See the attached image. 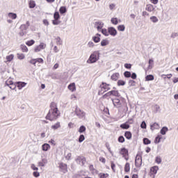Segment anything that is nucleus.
Wrapping results in <instances>:
<instances>
[{"instance_id":"obj_28","label":"nucleus","mask_w":178,"mask_h":178,"mask_svg":"<svg viewBox=\"0 0 178 178\" xmlns=\"http://www.w3.org/2000/svg\"><path fill=\"white\" fill-rule=\"evenodd\" d=\"M15 56L13 54H10L9 56H6V59L7 60V62H12Z\"/></svg>"},{"instance_id":"obj_56","label":"nucleus","mask_w":178,"mask_h":178,"mask_svg":"<svg viewBox=\"0 0 178 178\" xmlns=\"http://www.w3.org/2000/svg\"><path fill=\"white\" fill-rule=\"evenodd\" d=\"M124 84H126L124 81L119 80L118 81V86H124Z\"/></svg>"},{"instance_id":"obj_7","label":"nucleus","mask_w":178,"mask_h":178,"mask_svg":"<svg viewBox=\"0 0 178 178\" xmlns=\"http://www.w3.org/2000/svg\"><path fill=\"white\" fill-rule=\"evenodd\" d=\"M100 88L102 90H104V92H106V91H109V90H111V85L102 82V83L100 85Z\"/></svg>"},{"instance_id":"obj_21","label":"nucleus","mask_w":178,"mask_h":178,"mask_svg":"<svg viewBox=\"0 0 178 178\" xmlns=\"http://www.w3.org/2000/svg\"><path fill=\"white\" fill-rule=\"evenodd\" d=\"M119 79V73H114L111 76V80H113L114 81H117V80Z\"/></svg>"},{"instance_id":"obj_49","label":"nucleus","mask_w":178,"mask_h":178,"mask_svg":"<svg viewBox=\"0 0 178 178\" xmlns=\"http://www.w3.org/2000/svg\"><path fill=\"white\" fill-rule=\"evenodd\" d=\"M12 84H13V81L12 80H8L6 81V86L8 87H10Z\"/></svg>"},{"instance_id":"obj_2","label":"nucleus","mask_w":178,"mask_h":178,"mask_svg":"<svg viewBox=\"0 0 178 178\" xmlns=\"http://www.w3.org/2000/svg\"><path fill=\"white\" fill-rule=\"evenodd\" d=\"M99 51H95L91 54L89 58L87 60V63L92 64L98 62L99 60Z\"/></svg>"},{"instance_id":"obj_38","label":"nucleus","mask_w":178,"mask_h":178,"mask_svg":"<svg viewBox=\"0 0 178 178\" xmlns=\"http://www.w3.org/2000/svg\"><path fill=\"white\" fill-rule=\"evenodd\" d=\"M56 40L57 45H62L63 42H62V39H60V37H57L56 38Z\"/></svg>"},{"instance_id":"obj_43","label":"nucleus","mask_w":178,"mask_h":178,"mask_svg":"<svg viewBox=\"0 0 178 178\" xmlns=\"http://www.w3.org/2000/svg\"><path fill=\"white\" fill-rule=\"evenodd\" d=\"M35 42V41H34V40H29L28 42H26V45H28V47H31V45H34V43Z\"/></svg>"},{"instance_id":"obj_23","label":"nucleus","mask_w":178,"mask_h":178,"mask_svg":"<svg viewBox=\"0 0 178 178\" xmlns=\"http://www.w3.org/2000/svg\"><path fill=\"white\" fill-rule=\"evenodd\" d=\"M120 127L121 129H123L124 130H127V129L130 128V125H129V124H127V122H125L124 124H122Z\"/></svg>"},{"instance_id":"obj_53","label":"nucleus","mask_w":178,"mask_h":178,"mask_svg":"<svg viewBox=\"0 0 178 178\" xmlns=\"http://www.w3.org/2000/svg\"><path fill=\"white\" fill-rule=\"evenodd\" d=\"M16 87H17V82L15 83H13L11 86H9L11 90H15Z\"/></svg>"},{"instance_id":"obj_13","label":"nucleus","mask_w":178,"mask_h":178,"mask_svg":"<svg viewBox=\"0 0 178 178\" xmlns=\"http://www.w3.org/2000/svg\"><path fill=\"white\" fill-rule=\"evenodd\" d=\"M95 26H96L98 31H99V30H102V27H104V22H95Z\"/></svg>"},{"instance_id":"obj_51","label":"nucleus","mask_w":178,"mask_h":178,"mask_svg":"<svg viewBox=\"0 0 178 178\" xmlns=\"http://www.w3.org/2000/svg\"><path fill=\"white\" fill-rule=\"evenodd\" d=\"M17 58L18 59H20V60L24 59L25 56L23 54H17Z\"/></svg>"},{"instance_id":"obj_1","label":"nucleus","mask_w":178,"mask_h":178,"mask_svg":"<svg viewBox=\"0 0 178 178\" xmlns=\"http://www.w3.org/2000/svg\"><path fill=\"white\" fill-rule=\"evenodd\" d=\"M59 116H60V112L58 109V104L55 102H51L46 119L50 120V122H54V120H56Z\"/></svg>"},{"instance_id":"obj_46","label":"nucleus","mask_w":178,"mask_h":178,"mask_svg":"<svg viewBox=\"0 0 178 178\" xmlns=\"http://www.w3.org/2000/svg\"><path fill=\"white\" fill-rule=\"evenodd\" d=\"M111 95H111V91H109V92H108L107 93H106L105 95H104L102 96V98H103L104 99H106V98H108V97H111Z\"/></svg>"},{"instance_id":"obj_12","label":"nucleus","mask_w":178,"mask_h":178,"mask_svg":"<svg viewBox=\"0 0 178 178\" xmlns=\"http://www.w3.org/2000/svg\"><path fill=\"white\" fill-rule=\"evenodd\" d=\"M60 169H61L63 173L67 172V165L63 163L60 164Z\"/></svg>"},{"instance_id":"obj_42","label":"nucleus","mask_w":178,"mask_h":178,"mask_svg":"<svg viewBox=\"0 0 178 178\" xmlns=\"http://www.w3.org/2000/svg\"><path fill=\"white\" fill-rule=\"evenodd\" d=\"M109 176V174H108V173H99V177H100V178H106V177H108Z\"/></svg>"},{"instance_id":"obj_61","label":"nucleus","mask_w":178,"mask_h":178,"mask_svg":"<svg viewBox=\"0 0 178 178\" xmlns=\"http://www.w3.org/2000/svg\"><path fill=\"white\" fill-rule=\"evenodd\" d=\"M124 67H125L126 69H131V64L125 63V64H124Z\"/></svg>"},{"instance_id":"obj_58","label":"nucleus","mask_w":178,"mask_h":178,"mask_svg":"<svg viewBox=\"0 0 178 178\" xmlns=\"http://www.w3.org/2000/svg\"><path fill=\"white\" fill-rule=\"evenodd\" d=\"M106 147L108 149V151L111 154V155H113V153L112 152V150L111 149V147L109 146V144L106 143Z\"/></svg>"},{"instance_id":"obj_47","label":"nucleus","mask_w":178,"mask_h":178,"mask_svg":"<svg viewBox=\"0 0 178 178\" xmlns=\"http://www.w3.org/2000/svg\"><path fill=\"white\" fill-rule=\"evenodd\" d=\"M52 24L54 26H58V24H60V21L59 19H54L52 21Z\"/></svg>"},{"instance_id":"obj_14","label":"nucleus","mask_w":178,"mask_h":178,"mask_svg":"<svg viewBox=\"0 0 178 178\" xmlns=\"http://www.w3.org/2000/svg\"><path fill=\"white\" fill-rule=\"evenodd\" d=\"M145 10H147V12H154V10H155V7L152 4H147Z\"/></svg>"},{"instance_id":"obj_10","label":"nucleus","mask_w":178,"mask_h":178,"mask_svg":"<svg viewBox=\"0 0 178 178\" xmlns=\"http://www.w3.org/2000/svg\"><path fill=\"white\" fill-rule=\"evenodd\" d=\"M30 26V22L28 21L26 24H22L19 27L21 31H26Z\"/></svg>"},{"instance_id":"obj_30","label":"nucleus","mask_w":178,"mask_h":178,"mask_svg":"<svg viewBox=\"0 0 178 178\" xmlns=\"http://www.w3.org/2000/svg\"><path fill=\"white\" fill-rule=\"evenodd\" d=\"M67 11V10L66 9V7L62 6L60 8L59 12L61 15L66 13Z\"/></svg>"},{"instance_id":"obj_37","label":"nucleus","mask_w":178,"mask_h":178,"mask_svg":"<svg viewBox=\"0 0 178 178\" xmlns=\"http://www.w3.org/2000/svg\"><path fill=\"white\" fill-rule=\"evenodd\" d=\"M155 162L156 163H158V165L162 163V159L161 158V156H156L155 159Z\"/></svg>"},{"instance_id":"obj_9","label":"nucleus","mask_w":178,"mask_h":178,"mask_svg":"<svg viewBox=\"0 0 178 178\" xmlns=\"http://www.w3.org/2000/svg\"><path fill=\"white\" fill-rule=\"evenodd\" d=\"M46 47L47 44H45L44 43H40V45L35 48V52H40V51H41L42 49H45Z\"/></svg>"},{"instance_id":"obj_50","label":"nucleus","mask_w":178,"mask_h":178,"mask_svg":"<svg viewBox=\"0 0 178 178\" xmlns=\"http://www.w3.org/2000/svg\"><path fill=\"white\" fill-rule=\"evenodd\" d=\"M82 159H83V156H77V158L75 160L76 163H79V165H80V163H81Z\"/></svg>"},{"instance_id":"obj_62","label":"nucleus","mask_w":178,"mask_h":178,"mask_svg":"<svg viewBox=\"0 0 178 178\" xmlns=\"http://www.w3.org/2000/svg\"><path fill=\"white\" fill-rule=\"evenodd\" d=\"M33 175L34 177H39L40 172L35 171V172H33Z\"/></svg>"},{"instance_id":"obj_60","label":"nucleus","mask_w":178,"mask_h":178,"mask_svg":"<svg viewBox=\"0 0 178 178\" xmlns=\"http://www.w3.org/2000/svg\"><path fill=\"white\" fill-rule=\"evenodd\" d=\"M129 86H136V81L134 80H129Z\"/></svg>"},{"instance_id":"obj_44","label":"nucleus","mask_w":178,"mask_h":178,"mask_svg":"<svg viewBox=\"0 0 178 178\" xmlns=\"http://www.w3.org/2000/svg\"><path fill=\"white\" fill-rule=\"evenodd\" d=\"M124 77H127V78L131 77V72L129 71H126L124 72Z\"/></svg>"},{"instance_id":"obj_34","label":"nucleus","mask_w":178,"mask_h":178,"mask_svg":"<svg viewBox=\"0 0 178 178\" xmlns=\"http://www.w3.org/2000/svg\"><path fill=\"white\" fill-rule=\"evenodd\" d=\"M54 19L59 20L60 19V15H59V12H55L54 14Z\"/></svg>"},{"instance_id":"obj_17","label":"nucleus","mask_w":178,"mask_h":178,"mask_svg":"<svg viewBox=\"0 0 178 178\" xmlns=\"http://www.w3.org/2000/svg\"><path fill=\"white\" fill-rule=\"evenodd\" d=\"M159 170V167L153 166L151 168L150 171L152 173V175H156V173H158Z\"/></svg>"},{"instance_id":"obj_32","label":"nucleus","mask_w":178,"mask_h":178,"mask_svg":"<svg viewBox=\"0 0 178 178\" xmlns=\"http://www.w3.org/2000/svg\"><path fill=\"white\" fill-rule=\"evenodd\" d=\"M124 172H130V163H127L124 165Z\"/></svg>"},{"instance_id":"obj_59","label":"nucleus","mask_w":178,"mask_h":178,"mask_svg":"<svg viewBox=\"0 0 178 178\" xmlns=\"http://www.w3.org/2000/svg\"><path fill=\"white\" fill-rule=\"evenodd\" d=\"M81 165L82 166H84V165H86V158L82 156V159L81 160Z\"/></svg>"},{"instance_id":"obj_24","label":"nucleus","mask_w":178,"mask_h":178,"mask_svg":"<svg viewBox=\"0 0 178 178\" xmlns=\"http://www.w3.org/2000/svg\"><path fill=\"white\" fill-rule=\"evenodd\" d=\"M60 127V122H58L55 124L51 126V129L53 130H57V129H59Z\"/></svg>"},{"instance_id":"obj_29","label":"nucleus","mask_w":178,"mask_h":178,"mask_svg":"<svg viewBox=\"0 0 178 178\" xmlns=\"http://www.w3.org/2000/svg\"><path fill=\"white\" fill-rule=\"evenodd\" d=\"M152 80H154V75L149 74V75L146 76V77H145L146 81H152Z\"/></svg>"},{"instance_id":"obj_31","label":"nucleus","mask_w":178,"mask_h":178,"mask_svg":"<svg viewBox=\"0 0 178 178\" xmlns=\"http://www.w3.org/2000/svg\"><path fill=\"white\" fill-rule=\"evenodd\" d=\"M102 33L106 37H108L109 35V31L106 30V29H102Z\"/></svg>"},{"instance_id":"obj_5","label":"nucleus","mask_w":178,"mask_h":178,"mask_svg":"<svg viewBox=\"0 0 178 178\" xmlns=\"http://www.w3.org/2000/svg\"><path fill=\"white\" fill-rule=\"evenodd\" d=\"M120 154L122 155L123 158L126 159V161H129V150H127L126 148L123 147L120 149Z\"/></svg>"},{"instance_id":"obj_57","label":"nucleus","mask_w":178,"mask_h":178,"mask_svg":"<svg viewBox=\"0 0 178 178\" xmlns=\"http://www.w3.org/2000/svg\"><path fill=\"white\" fill-rule=\"evenodd\" d=\"M35 60L36 63H44V60L42 58H35Z\"/></svg>"},{"instance_id":"obj_48","label":"nucleus","mask_w":178,"mask_h":178,"mask_svg":"<svg viewBox=\"0 0 178 178\" xmlns=\"http://www.w3.org/2000/svg\"><path fill=\"white\" fill-rule=\"evenodd\" d=\"M86 140V138L84 137V135H80L79 138V143H83Z\"/></svg>"},{"instance_id":"obj_54","label":"nucleus","mask_w":178,"mask_h":178,"mask_svg":"<svg viewBox=\"0 0 178 178\" xmlns=\"http://www.w3.org/2000/svg\"><path fill=\"white\" fill-rule=\"evenodd\" d=\"M141 129H147V123H145V121H143L140 124Z\"/></svg>"},{"instance_id":"obj_26","label":"nucleus","mask_w":178,"mask_h":178,"mask_svg":"<svg viewBox=\"0 0 178 178\" xmlns=\"http://www.w3.org/2000/svg\"><path fill=\"white\" fill-rule=\"evenodd\" d=\"M111 95H113L114 97H120V94L119 93V91L118 90H111L110 91Z\"/></svg>"},{"instance_id":"obj_20","label":"nucleus","mask_w":178,"mask_h":178,"mask_svg":"<svg viewBox=\"0 0 178 178\" xmlns=\"http://www.w3.org/2000/svg\"><path fill=\"white\" fill-rule=\"evenodd\" d=\"M42 151H48V149L51 148V146L48 143H44L42 145Z\"/></svg>"},{"instance_id":"obj_39","label":"nucleus","mask_w":178,"mask_h":178,"mask_svg":"<svg viewBox=\"0 0 178 178\" xmlns=\"http://www.w3.org/2000/svg\"><path fill=\"white\" fill-rule=\"evenodd\" d=\"M150 20L153 22V23H158L159 19L156 16H152L150 17Z\"/></svg>"},{"instance_id":"obj_63","label":"nucleus","mask_w":178,"mask_h":178,"mask_svg":"<svg viewBox=\"0 0 178 178\" xmlns=\"http://www.w3.org/2000/svg\"><path fill=\"white\" fill-rule=\"evenodd\" d=\"M31 168L33 170H38V168L35 167L34 164H31Z\"/></svg>"},{"instance_id":"obj_41","label":"nucleus","mask_w":178,"mask_h":178,"mask_svg":"<svg viewBox=\"0 0 178 178\" xmlns=\"http://www.w3.org/2000/svg\"><path fill=\"white\" fill-rule=\"evenodd\" d=\"M29 8L31 9H33V8H35V2H34V1H29Z\"/></svg>"},{"instance_id":"obj_45","label":"nucleus","mask_w":178,"mask_h":178,"mask_svg":"<svg viewBox=\"0 0 178 178\" xmlns=\"http://www.w3.org/2000/svg\"><path fill=\"white\" fill-rule=\"evenodd\" d=\"M111 23H112L113 24H115V25H116V24H118V23H119V22L118 21V18H117V17H115V18H112L111 20Z\"/></svg>"},{"instance_id":"obj_35","label":"nucleus","mask_w":178,"mask_h":178,"mask_svg":"<svg viewBox=\"0 0 178 178\" xmlns=\"http://www.w3.org/2000/svg\"><path fill=\"white\" fill-rule=\"evenodd\" d=\"M21 49L22 50V52H29V49L27 48L26 45H24V44L21 45Z\"/></svg>"},{"instance_id":"obj_52","label":"nucleus","mask_w":178,"mask_h":178,"mask_svg":"<svg viewBox=\"0 0 178 178\" xmlns=\"http://www.w3.org/2000/svg\"><path fill=\"white\" fill-rule=\"evenodd\" d=\"M154 143L155 144H159V143H161V138L159 137V136L156 137Z\"/></svg>"},{"instance_id":"obj_27","label":"nucleus","mask_w":178,"mask_h":178,"mask_svg":"<svg viewBox=\"0 0 178 178\" xmlns=\"http://www.w3.org/2000/svg\"><path fill=\"white\" fill-rule=\"evenodd\" d=\"M108 44H109V40H108L106 39L103 40L101 42V46L102 47H106V45H108Z\"/></svg>"},{"instance_id":"obj_64","label":"nucleus","mask_w":178,"mask_h":178,"mask_svg":"<svg viewBox=\"0 0 178 178\" xmlns=\"http://www.w3.org/2000/svg\"><path fill=\"white\" fill-rule=\"evenodd\" d=\"M178 36V33H172L171 34V38H176V37Z\"/></svg>"},{"instance_id":"obj_15","label":"nucleus","mask_w":178,"mask_h":178,"mask_svg":"<svg viewBox=\"0 0 178 178\" xmlns=\"http://www.w3.org/2000/svg\"><path fill=\"white\" fill-rule=\"evenodd\" d=\"M159 124L154 122L153 124L150 125V129L154 131V130H159Z\"/></svg>"},{"instance_id":"obj_18","label":"nucleus","mask_w":178,"mask_h":178,"mask_svg":"<svg viewBox=\"0 0 178 178\" xmlns=\"http://www.w3.org/2000/svg\"><path fill=\"white\" fill-rule=\"evenodd\" d=\"M124 137L127 140H131V137H133V135L131 134V132L127 131H125L124 133Z\"/></svg>"},{"instance_id":"obj_25","label":"nucleus","mask_w":178,"mask_h":178,"mask_svg":"<svg viewBox=\"0 0 178 178\" xmlns=\"http://www.w3.org/2000/svg\"><path fill=\"white\" fill-rule=\"evenodd\" d=\"M8 17L15 20V19L17 18V15L16 13H8Z\"/></svg>"},{"instance_id":"obj_33","label":"nucleus","mask_w":178,"mask_h":178,"mask_svg":"<svg viewBox=\"0 0 178 178\" xmlns=\"http://www.w3.org/2000/svg\"><path fill=\"white\" fill-rule=\"evenodd\" d=\"M86 127H85L84 125H81V126L79 127L78 131H79V133H81H81H84V131H86Z\"/></svg>"},{"instance_id":"obj_36","label":"nucleus","mask_w":178,"mask_h":178,"mask_svg":"<svg viewBox=\"0 0 178 178\" xmlns=\"http://www.w3.org/2000/svg\"><path fill=\"white\" fill-rule=\"evenodd\" d=\"M118 30L119 31H124V30H126V26H124V25H119L118 26Z\"/></svg>"},{"instance_id":"obj_16","label":"nucleus","mask_w":178,"mask_h":178,"mask_svg":"<svg viewBox=\"0 0 178 178\" xmlns=\"http://www.w3.org/2000/svg\"><path fill=\"white\" fill-rule=\"evenodd\" d=\"M100 37H101V34H99V33H97V34H96L95 36H93L92 40H93L94 42H96V43L99 42V41H101Z\"/></svg>"},{"instance_id":"obj_4","label":"nucleus","mask_w":178,"mask_h":178,"mask_svg":"<svg viewBox=\"0 0 178 178\" xmlns=\"http://www.w3.org/2000/svg\"><path fill=\"white\" fill-rule=\"evenodd\" d=\"M141 165H143V159H141V156L137 154L135 159V166L141 168Z\"/></svg>"},{"instance_id":"obj_55","label":"nucleus","mask_w":178,"mask_h":178,"mask_svg":"<svg viewBox=\"0 0 178 178\" xmlns=\"http://www.w3.org/2000/svg\"><path fill=\"white\" fill-rule=\"evenodd\" d=\"M118 142L119 143H124V137H123V136H121L118 138Z\"/></svg>"},{"instance_id":"obj_6","label":"nucleus","mask_w":178,"mask_h":178,"mask_svg":"<svg viewBox=\"0 0 178 178\" xmlns=\"http://www.w3.org/2000/svg\"><path fill=\"white\" fill-rule=\"evenodd\" d=\"M108 35H112V37H116L118 35V31L114 27H108Z\"/></svg>"},{"instance_id":"obj_40","label":"nucleus","mask_w":178,"mask_h":178,"mask_svg":"<svg viewBox=\"0 0 178 178\" xmlns=\"http://www.w3.org/2000/svg\"><path fill=\"white\" fill-rule=\"evenodd\" d=\"M143 144H145V145H148V144H151V140L147 138H143Z\"/></svg>"},{"instance_id":"obj_11","label":"nucleus","mask_w":178,"mask_h":178,"mask_svg":"<svg viewBox=\"0 0 178 178\" xmlns=\"http://www.w3.org/2000/svg\"><path fill=\"white\" fill-rule=\"evenodd\" d=\"M26 86H27V83L26 82H20V81L17 82V87L19 90H22V88H23L24 87H26Z\"/></svg>"},{"instance_id":"obj_22","label":"nucleus","mask_w":178,"mask_h":178,"mask_svg":"<svg viewBox=\"0 0 178 178\" xmlns=\"http://www.w3.org/2000/svg\"><path fill=\"white\" fill-rule=\"evenodd\" d=\"M169 129H168V127H163L160 133L162 134V136H165L166 134V132L168 131Z\"/></svg>"},{"instance_id":"obj_8","label":"nucleus","mask_w":178,"mask_h":178,"mask_svg":"<svg viewBox=\"0 0 178 178\" xmlns=\"http://www.w3.org/2000/svg\"><path fill=\"white\" fill-rule=\"evenodd\" d=\"M111 101L115 108H120V106H122V104L120 103V100H119V99H111Z\"/></svg>"},{"instance_id":"obj_3","label":"nucleus","mask_w":178,"mask_h":178,"mask_svg":"<svg viewBox=\"0 0 178 178\" xmlns=\"http://www.w3.org/2000/svg\"><path fill=\"white\" fill-rule=\"evenodd\" d=\"M75 113L79 119H83V118H86V112L81 111V109H80L77 106L75 108Z\"/></svg>"},{"instance_id":"obj_19","label":"nucleus","mask_w":178,"mask_h":178,"mask_svg":"<svg viewBox=\"0 0 178 178\" xmlns=\"http://www.w3.org/2000/svg\"><path fill=\"white\" fill-rule=\"evenodd\" d=\"M68 89H69L70 91H76V84H75L74 83H70V84L68 86Z\"/></svg>"}]
</instances>
